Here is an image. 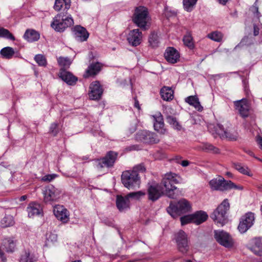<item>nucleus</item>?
<instances>
[{
  "instance_id": "obj_35",
  "label": "nucleus",
  "mask_w": 262,
  "mask_h": 262,
  "mask_svg": "<svg viewBox=\"0 0 262 262\" xmlns=\"http://www.w3.org/2000/svg\"><path fill=\"white\" fill-rule=\"evenodd\" d=\"M234 167L235 169H236L239 172L243 174H245L250 177H252L253 176L249 168L247 166L244 165L242 163H234Z\"/></svg>"
},
{
  "instance_id": "obj_23",
  "label": "nucleus",
  "mask_w": 262,
  "mask_h": 262,
  "mask_svg": "<svg viewBox=\"0 0 262 262\" xmlns=\"http://www.w3.org/2000/svg\"><path fill=\"white\" fill-rule=\"evenodd\" d=\"M27 211L29 217L43 215V210L41 205L35 202H31L29 204L27 207Z\"/></svg>"
},
{
  "instance_id": "obj_59",
  "label": "nucleus",
  "mask_w": 262,
  "mask_h": 262,
  "mask_svg": "<svg viewBox=\"0 0 262 262\" xmlns=\"http://www.w3.org/2000/svg\"><path fill=\"white\" fill-rule=\"evenodd\" d=\"M27 199V196L26 195H23L21 196L20 198V201H25L26 199Z\"/></svg>"
},
{
  "instance_id": "obj_46",
  "label": "nucleus",
  "mask_w": 262,
  "mask_h": 262,
  "mask_svg": "<svg viewBox=\"0 0 262 262\" xmlns=\"http://www.w3.org/2000/svg\"><path fill=\"white\" fill-rule=\"evenodd\" d=\"M34 60L39 66L46 67L47 64V59L43 55H36L34 57Z\"/></svg>"
},
{
  "instance_id": "obj_5",
  "label": "nucleus",
  "mask_w": 262,
  "mask_h": 262,
  "mask_svg": "<svg viewBox=\"0 0 262 262\" xmlns=\"http://www.w3.org/2000/svg\"><path fill=\"white\" fill-rule=\"evenodd\" d=\"M208 129L215 137L218 136L222 139L229 140H236L238 137V133L236 130L233 129H225L220 124H209Z\"/></svg>"
},
{
  "instance_id": "obj_34",
  "label": "nucleus",
  "mask_w": 262,
  "mask_h": 262,
  "mask_svg": "<svg viewBox=\"0 0 262 262\" xmlns=\"http://www.w3.org/2000/svg\"><path fill=\"white\" fill-rule=\"evenodd\" d=\"M15 53L14 49L10 47L3 48L0 51L2 57L5 59H11Z\"/></svg>"
},
{
  "instance_id": "obj_57",
  "label": "nucleus",
  "mask_w": 262,
  "mask_h": 262,
  "mask_svg": "<svg viewBox=\"0 0 262 262\" xmlns=\"http://www.w3.org/2000/svg\"><path fill=\"white\" fill-rule=\"evenodd\" d=\"M249 39V38L248 37H245L244 38L242 41L241 42V44H243V45H244V44H246V42H247V40Z\"/></svg>"
},
{
  "instance_id": "obj_44",
  "label": "nucleus",
  "mask_w": 262,
  "mask_h": 262,
  "mask_svg": "<svg viewBox=\"0 0 262 262\" xmlns=\"http://www.w3.org/2000/svg\"><path fill=\"white\" fill-rule=\"evenodd\" d=\"M0 37L6 38L11 40H14V36L7 29L0 27Z\"/></svg>"
},
{
  "instance_id": "obj_56",
  "label": "nucleus",
  "mask_w": 262,
  "mask_h": 262,
  "mask_svg": "<svg viewBox=\"0 0 262 262\" xmlns=\"http://www.w3.org/2000/svg\"><path fill=\"white\" fill-rule=\"evenodd\" d=\"M189 161L187 160H184L181 162V165L183 167L187 166L189 165Z\"/></svg>"
},
{
  "instance_id": "obj_51",
  "label": "nucleus",
  "mask_w": 262,
  "mask_h": 262,
  "mask_svg": "<svg viewBox=\"0 0 262 262\" xmlns=\"http://www.w3.org/2000/svg\"><path fill=\"white\" fill-rule=\"evenodd\" d=\"M58 124L57 123H53L51 124L50 127V132L51 134H52L54 136H56L58 133V129L57 128Z\"/></svg>"
},
{
  "instance_id": "obj_22",
  "label": "nucleus",
  "mask_w": 262,
  "mask_h": 262,
  "mask_svg": "<svg viewBox=\"0 0 262 262\" xmlns=\"http://www.w3.org/2000/svg\"><path fill=\"white\" fill-rule=\"evenodd\" d=\"M53 213L57 219L63 223H67L69 220V212L63 206L56 205L53 208Z\"/></svg>"
},
{
  "instance_id": "obj_1",
  "label": "nucleus",
  "mask_w": 262,
  "mask_h": 262,
  "mask_svg": "<svg viewBox=\"0 0 262 262\" xmlns=\"http://www.w3.org/2000/svg\"><path fill=\"white\" fill-rule=\"evenodd\" d=\"M145 171V168L142 164L135 166L131 170L123 172L121 175V181L124 187L128 189L139 188L140 184V179L139 173Z\"/></svg>"
},
{
  "instance_id": "obj_25",
  "label": "nucleus",
  "mask_w": 262,
  "mask_h": 262,
  "mask_svg": "<svg viewBox=\"0 0 262 262\" xmlns=\"http://www.w3.org/2000/svg\"><path fill=\"white\" fill-rule=\"evenodd\" d=\"M166 60L169 63H175L180 58V54L178 51L173 47L167 48L164 53Z\"/></svg>"
},
{
  "instance_id": "obj_19",
  "label": "nucleus",
  "mask_w": 262,
  "mask_h": 262,
  "mask_svg": "<svg viewBox=\"0 0 262 262\" xmlns=\"http://www.w3.org/2000/svg\"><path fill=\"white\" fill-rule=\"evenodd\" d=\"M72 31L74 38L78 41H85L89 38V32L85 28L80 25H77L72 28Z\"/></svg>"
},
{
  "instance_id": "obj_55",
  "label": "nucleus",
  "mask_w": 262,
  "mask_h": 262,
  "mask_svg": "<svg viewBox=\"0 0 262 262\" xmlns=\"http://www.w3.org/2000/svg\"><path fill=\"white\" fill-rule=\"evenodd\" d=\"M257 143L259 146V147L262 150V137H259L257 140Z\"/></svg>"
},
{
  "instance_id": "obj_52",
  "label": "nucleus",
  "mask_w": 262,
  "mask_h": 262,
  "mask_svg": "<svg viewBox=\"0 0 262 262\" xmlns=\"http://www.w3.org/2000/svg\"><path fill=\"white\" fill-rule=\"evenodd\" d=\"M262 29V24L259 25H253V34L254 36H257L259 34V30Z\"/></svg>"
},
{
  "instance_id": "obj_40",
  "label": "nucleus",
  "mask_w": 262,
  "mask_h": 262,
  "mask_svg": "<svg viewBox=\"0 0 262 262\" xmlns=\"http://www.w3.org/2000/svg\"><path fill=\"white\" fill-rule=\"evenodd\" d=\"M1 226L6 228L13 225L14 221L13 217L11 215H6L1 221Z\"/></svg>"
},
{
  "instance_id": "obj_4",
  "label": "nucleus",
  "mask_w": 262,
  "mask_h": 262,
  "mask_svg": "<svg viewBox=\"0 0 262 262\" xmlns=\"http://www.w3.org/2000/svg\"><path fill=\"white\" fill-rule=\"evenodd\" d=\"M73 24L74 20L70 14L60 13L54 17L51 26L56 31L61 32Z\"/></svg>"
},
{
  "instance_id": "obj_63",
  "label": "nucleus",
  "mask_w": 262,
  "mask_h": 262,
  "mask_svg": "<svg viewBox=\"0 0 262 262\" xmlns=\"http://www.w3.org/2000/svg\"><path fill=\"white\" fill-rule=\"evenodd\" d=\"M259 188L262 190V185L259 187Z\"/></svg>"
},
{
  "instance_id": "obj_58",
  "label": "nucleus",
  "mask_w": 262,
  "mask_h": 262,
  "mask_svg": "<svg viewBox=\"0 0 262 262\" xmlns=\"http://www.w3.org/2000/svg\"><path fill=\"white\" fill-rule=\"evenodd\" d=\"M219 3L223 5H225L228 0H217Z\"/></svg>"
},
{
  "instance_id": "obj_42",
  "label": "nucleus",
  "mask_w": 262,
  "mask_h": 262,
  "mask_svg": "<svg viewBox=\"0 0 262 262\" xmlns=\"http://www.w3.org/2000/svg\"><path fill=\"white\" fill-rule=\"evenodd\" d=\"M208 37L215 41L220 42L222 41L223 35L219 31H214L208 34Z\"/></svg>"
},
{
  "instance_id": "obj_3",
  "label": "nucleus",
  "mask_w": 262,
  "mask_h": 262,
  "mask_svg": "<svg viewBox=\"0 0 262 262\" xmlns=\"http://www.w3.org/2000/svg\"><path fill=\"white\" fill-rule=\"evenodd\" d=\"M191 210V204L185 199H182L177 202H171L167 208V212L173 218L188 212Z\"/></svg>"
},
{
  "instance_id": "obj_31",
  "label": "nucleus",
  "mask_w": 262,
  "mask_h": 262,
  "mask_svg": "<svg viewBox=\"0 0 262 262\" xmlns=\"http://www.w3.org/2000/svg\"><path fill=\"white\" fill-rule=\"evenodd\" d=\"M160 94L162 98L165 101H169L173 98V91L170 87H163L161 89Z\"/></svg>"
},
{
  "instance_id": "obj_8",
  "label": "nucleus",
  "mask_w": 262,
  "mask_h": 262,
  "mask_svg": "<svg viewBox=\"0 0 262 262\" xmlns=\"http://www.w3.org/2000/svg\"><path fill=\"white\" fill-rule=\"evenodd\" d=\"M209 185L211 189L213 190L224 191L229 189L238 188L231 181H226L224 178L219 177L212 179L209 182Z\"/></svg>"
},
{
  "instance_id": "obj_48",
  "label": "nucleus",
  "mask_w": 262,
  "mask_h": 262,
  "mask_svg": "<svg viewBox=\"0 0 262 262\" xmlns=\"http://www.w3.org/2000/svg\"><path fill=\"white\" fill-rule=\"evenodd\" d=\"M180 221L182 225H185L189 223H193L192 214H191L182 216L180 217Z\"/></svg>"
},
{
  "instance_id": "obj_33",
  "label": "nucleus",
  "mask_w": 262,
  "mask_h": 262,
  "mask_svg": "<svg viewBox=\"0 0 262 262\" xmlns=\"http://www.w3.org/2000/svg\"><path fill=\"white\" fill-rule=\"evenodd\" d=\"M70 6L71 0H55L54 8L57 11H60L62 8L67 10Z\"/></svg>"
},
{
  "instance_id": "obj_39",
  "label": "nucleus",
  "mask_w": 262,
  "mask_h": 262,
  "mask_svg": "<svg viewBox=\"0 0 262 262\" xmlns=\"http://www.w3.org/2000/svg\"><path fill=\"white\" fill-rule=\"evenodd\" d=\"M183 41L184 44L190 49H193L194 42L191 34L187 32L183 37Z\"/></svg>"
},
{
  "instance_id": "obj_53",
  "label": "nucleus",
  "mask_w": 262,
  "mask_h": 262,
  "mask_svg": "<svg viewBox=\"0 0 262 262\" xmlns=\"http://www.w3.org/2000/svg\"><path fill=\"white\" fill-rule=\"evenodd\" d=\"M134 100H135L134 106L136 108H137L138 110H140V105H139V101H138V100L136 98H134Z\"/></svg>"
},
{
  "instance_id": "obj_10",
  "label": "nucleus",
  "mask_w": 262,
  "mask_h": 262,
  "mask_svg": "<svg viewBox=\"0 0 262 262\" xmlns=\"http://www.w3.org/2000/svg\"><path fill=\"white\" fill-rule=\"evenodd\" d=\"M118 157V153L113 151H108L105 157L96 160V167L98 169L103 167H112L114 166Z\"/></svg>"
},
{
  "instance_id": "obj_60",
  "label": "nucleus",
  "mask_w": 262,
  "mask_h": 262,
  "mask_svg": "<svg viewBox=\"0 0 262 262\" xmlns=\"http://www.w3.org/2000/svg\"><path fill=\"white\" fill-rule=\"evenodd\" d=\"M247 153H248V155H249L250 156H252V157H254V154H253V152L252 151H251V150H248V151H247Z\"/></svg>"
},
{
  "instance_id": "obj_24",
  "label": "nucleus",
  "mask_w": 262,
  "mask_h": 262,
  "mask_svg": "<svg viewBox=\"0 0 262 262\" xmlns=\"http://www.w3.org/2000/svg\"><path fill=\"white\" fill-rule=\"evenodd\" d=\"M59 77L68 85H72L76 84L78 78L72 73L64 69H60Z\"/></svg>"
},
{
  "instance_id": "obj_6",
  "label": "nucleus",
  "mask_w": 262,
  "mask_h": 262,
  "mask_svg": "<svg viewBox=\"0 0 262 262\" xmlns=\"http://www.w3.org/2000/svg\"><path fill=\"white\" fill-rule=\"evenodd\" d=\"M229 208V203L225 199L211 214V219L219 225L223 226L226 223V214Z\"/></svg>"
},
{
  "instance_id": "obj_2",
  "label": "nucleus",
  "mask_w": 262,
  "mask_h": 262,
  "mask_svg": "<svg viewBox=\"0 0 262 262\" xmlns=\"http://www.w3.org/2000/svg\"><path fill=\"white\" fill-rule=\"evenodd\" d=\"M181 181L180 177L174 173L169 172L164 176L161 184L165 188V194L167 197L174 199L182 195V190L173 185L180 183Z\"/></svg>"
},
{
  "instance_id": "obj_41",
  "label": "nucleus",
  "mask_w": 262,
  "mask_h": 262,
  "mask_svg": "<svg viewBox=\"0 0 262 262\" xmlns=\"http://www.w3.org/2000/svg\"><path fill=\"white\" fill-rule=\"evenodd\" d=\"M198 0H183L184 8L188 12L192 10L194 6L196 4Z\"/></svg>"
},
{
  "instance_id": "obj_32",
  "label": "nucleus",
  "mask_w": 262,
  "mask_h": 262,
  "mask_svg": "<svg viewBox=\"0 0 262 262\" xmlns=\"http://www.w3.org/2000/svg\"><path fill=\"white\" fill-rule=\"evenodd\" d=\"M185 101L189 105L193 106L198 111H202L203 107L200 104L199 98L196 96H190L185 99Z\"/></svg>"
},
{
  "instance_id": "obj_61",
  "label": "nucleus",
  "mask_w": 262,
  "mask_h": 262,
  "mask_svg": "<svg viewBox=\"0 0 262 262\" xmlns=\"http://www.w3.org/2000/svg\"><path fill=\"white\" fill-rule=\"evenodd\" d=\"M185 262H192L191 260H186Z\"/></svg>"
},
{
  "instance_id": "obj_45",
  "label": "nucleus",
  "mask_w": 262,
  "mask_h": 262,
  "mask_svg": "<svg viewBox=\"0 0 262 262\" xmlns=\"http://www.w3.org/2000/svg\"><path fill=\"white\" fill-rule=\"evenodd\" d=\"M148 41L151 46L153 48L157 47L159 43V37L157 33H152L150 35Z\"/></svg>"
},
{
  "instance_id": "obj_36",
  "label": "nucleus",
  "mask_w": 262,
  "mask_h": 262,
  "mask_svg": "<svg viewBox=\"0 0 262 262\" xmlns=\"http://www.w3.org/2000/svg\"><path fill=\"white\" fill-rule=\"evenodd\" d=\"M57 62L59 66L61 67L60 69L67 70L69 69L72 63V60L68 57H59L57 59Z\"/></svg>"
},
{
  "instance_id": "obj_50",
  "label": "nucleus",
  "mask_w": 262,
  "mask_h": 262,
  "mask_svg": "<svg viewBox=\"0 0 262 262\" xmlns=\"http://www.w3.org/2000/svg\"><path fill=\"white\" fill-rule=\"evenodd\" d=\"M58 177V175L55 173L53 174H48L43 176L41 180L44 182H50L55 179L56 178Z\"/></svg>"
},
{
  "instance_id": "obj_15",
  "label": "nucleus",
  "mask_w": 262,
  "mask_h": 262,
  "mask_svg": "<svg viewBox=\"0 0 262 262\" xmlns=\"http://www.w3.org/2000/svg\"><path fill=\"white\" fill-rule=\"evenodd\" d=\"M235 110L243 118H246L249 115L250 105L247 99L243 98L234 101Z\"/></svg>"
},
{
  "instance_id": "obj_12",
  "label": "nucleus",
  "mask_w": 262,
  "mask_h": 262,
  "mask_svg": "<svg viewBox=\"0 0 262 262\" xmlns=\"http://www.w3.org/2000/svg\"><path fill=\"white\" fill-rule=\"evenodd\" d=\"M135 138L138 141L148 144L157 143L160 141L155 133L145 130L139 131L136 134Z\"/></svg>"
},
{
  "instance_id": "obj_47",
  "label": "nucleus",
  "mask_w": 262,
  "mask_h": 262,
  "mask_svg": "<svg viewBox=\"0 0 262 262\" xmlns=\"http://www.w3.org/2000/svg\"><path fill=\"white\" fill-rule=\"evenodd\" d=\"M35 260L34 256L28 252H25L20 258V262H34Z\"/></svg>"
},
{
  "instance_id": "obj_29",
  "label": "nucleus",
  "mask_w": 262,
  "mask_h": 262,
  "mask_svg": "<svg viewBox=\"0 0 262 262\" xmlns=\"http://www.w3.org/2000/svg\"><path fill=\"white\" fill-rule=\"evenodd\" d=\"M192 214L193 219V223L196 225L202 224L208 219L207 214L203 211H198Z\"/></svg>"
},
{
  "instance_id": "obj_27",
  "label": "nucleus",
  "mask_w": 262,
  "mask_h": 262,
  "mask_svg": "<svg viewBox=\"0 0 262 262\" xmlns=\"http://www.w3.org/2000/svg\"><path fill=\"white\" fill-rule=\"evenodd\" d=\"M101 64L99 62L91 63L88 68L85 74L84 75L85 78L89 76H93L97 75L101 69Z\"/></svg>"
},
{
  "instance_id": "obj_7",
  "label": "nucleus",
  "mask_w": 262,
  "mask_h": 262,
  "mask_svg": "<svg viewBox=\"0 0 262 262\" xmlns=\"http://www.w3.org/2000/svg\"><path fill=\"white\" fill-rule=\"evenodd\" d=\"M148 20L147 9L143 6L136 8L133 17V22L139 27L145 29Z\"/></svg>"
},
{
  "instance_id": "obj_21",
  "label": "nucleus",
  "mask_w": 262,
  "mask_h": 262,
  "mask_svg": "<svg viewBox=\"0 0 262 262\" xmlns=\"http://www.w3.org/2000/svg\"><path fill=\"white\" fill-rule=\"evenodd\" d=\"M142 39V33L138 29L131 30L127 37L129 43L134 47L139 45L141 42Z\"/></svg>"
},
{
  "instance_id": "obj_30",
  "label": "nucleus",
  "mask_w": 262,
  "mask_h": 262,
  "mask_svg": "<svg viewBox=\"0 0 262 262\" xmlns=\"http://www.w3.org/2000/svg\"><path fill=\"white\" fill-rule=\"evenodd\" d=\"M39 37V34L34 30H27L24 35V38L30 42L37 41Z\"/></svg>"
},
{
  "instance_id": "obj_18",
  "label": "nucleus",
  "mask_w": 262,
  "mask_h": 262,
  "mask_svg": "<svg viewBox=\"0 0 262 262\" xmlns=\"http://www.w3.org/2000/svg\"><path fill=\"white\" fill-rule=\"evenodd\" d=\"M89 96L91 100H99L103 93V89L99 81H96L90 85Z\"/></svg>"
},
{
  "instance_id": "obj_17",
  "label": "nucleus",
  "mask_w": 262,
  "mask_h": 262,
  "mask_svg": "<svg viewBox=\"0 0 262 262\" xmlns=\"http://www.w3.org/2000/svg\"><path fill=\"white\" fill-rule=\"evenodd\" d=\"M154 121V127L155 130L161 134L167 133V130L164 128V123L163 116L159 112L150 116Z\"/></svg>"
},
{
  "instance_id": "obj_11",
  "label": "nucleus",
  "mask_w": 262,
  "mask_h": 262,
  "mask_svg": "<svg viewBox=\"0 0 262 262\" xmlns=\"http://www.w3.org/2000/svg\"><path fill=\"white\" fill-rule=\"evenodd\" d=\"M175 240L179 251L185 254L189 249V244L187 234L183 230H180L175 234Z\"/></svg>"
},
{
  "instance_id": "obj_13",
  "label": "nucleus",
  "mask_w": 262,
  "mask_h": 262,
  "mask_svg": "<svg viewBox=\"0 0 262 262\" xmlns=\"http://www.w3.org/2000/svg\"><path fill=\"white\" fill-rule=\"evenodd\" d=\"M255 220L254 214L249 212L243 215L239 222L238 229L241 233H245L253 225Z\"/></svg>"
},
{
  "instance_id": "obj_49",
  "label": "nucleus",
  "mask_w": 262,
  "mask_h": 262,
  "mask_svg": "<svg viewBox=\"0 0 262 262\" xmlns=\"http://www.w3.org/2000/svg\"><path fill=\"white\" fill-rule=\"evenodd\" d=\"M145 195V193L141 191H137V192H130L128 193L126 196L129 200V198H134L135 199H139L141 196H143Z\"/></svg>"
},
{
  "instance_id": "obj_37",
  "label": "nucleus",
  "mask_w": 262,
  "mask_h": 262,
  "mask_svg": "<svg viewBox=\"0 0 262 262\" xmlns=\"http://www.w3.org/2000/svg\"><path fill=\"white\" fill-rule=\"evenodd\" d=\"M200 148L202 150L206 152H209L213 154H218L220 152L219 148L208 143H203L200 146Z\"/></svg>"
},
{
  "instance_id": "obj_43",
  "label": "nucleus",
  "mask_w": 262,
  "mask_h": 262,
  "mask_svg": "<svg viewBox=\"0 0 262 262\" xmlns=\"http://www.w3.org/2000/svg\"><path fill=\"white\" fill-rule=\"evenodd\" d=\"M166 120L173 128L178 130H180L181 128V126L179 124L175 117L171 116H168L166 117Z\"/></svg>"
},
{
  "instance_id": "obj_9",
  "label": "nucleus",
  "mask_w": 262,
  "mask_h": 262,
  "mask_svg": "<svg viewBox=\"0 0 262 262\" xmlns=\"http://www.w3.org/2000/svg\"><path fill=\"white\" fill-rule=\"evenodd\" d=\"M61 191L52 185L44 188L43 190V200L46 203L57 201L60 197Z\"/></svg>"
},
{
  "instance_id": "obj_38",
  "label": "nucleus",
  "mask_w": 262,
  "mask_h": 262,
  "mask_svg": "<svg viewBox=\"0 0 262 262\" xmlns=\"http://www.w3.org/2000/svg\"><path fill=\"white\" fill-rule=\"evenodd\" d=\"M57 241V235L56 233L50 232L46 235L45 246L47 247L54 245Z\"/></svg>"
},
{
  "instance_id": "obj_62",
  "label": "nucleus",
  "mask_w": 262,
  "mask_h": 262,
  "mask_svg": "<svg viewBox=\"0 0 262 262\" xmlns=\"http://www.w3.org/2000/svg\"><path fill=\"white\" fill-rule=\"evenodd\" d=\"M227 174L230 176L231 175V174L229 172H227Z\"/></svg>"
},
{
  "instance_id": "obj_20",
  "label": "nucleus",
  "mask_w": 262,
  "mask_h": 262,
  "mask_svg": "<svg viewBox=\"0 0 262 262\" xmlns=\"http://www.w3.org/2000/svg\"><path fill=\"white\" fill-rule=\"evenodd\" d=\"M15 248V243L11 239H5L0 246V257L2 262H6V258L4 256V252H12Z\"/></svg>"
},
{
  "instance_id": "obj_26",
  "label": "nucleus",
  "mask_w": 262,
  "mask_h": 262,
  "mask_svg": "<svg viewBox=\"0 0 262 262\" xmlns=\"http://www.w3.org/2000/svg\"><path fill=\"white\" fill-rule=\"evenodd\" d=\"M130 202L126 196L123 197L117 195L116 199V206L120 211H123L129 208Z\"/></svg>"
},
{
  "instance_id": "obj_54",
  "label": "nucleus",
  "mask_w": 262,
  "mask_h": 262,
  "mask_svg": "<svg viewBox=\"0 0 262 262\" xmlns=\"http://www.w3.org/2000/svg\"><path fill=\"white\" fill-rule=\"evenodd\" d=\"M253 9L255 11V16L257 17L258 18H259V17L260 16V15L259 12L258 11V8L256 7H253Z\"/></svg>"
},
{
  "instance_id": "obj_64",
  "label": "nucleus",
  "mask_w": 262,
  "mask_h": 262,
  "mask_svg": "<svg viewBox=\"0 0 262 262\" xmlns=\"http://www.w3.org/2000/svg\"><path fill=\"white\" fill-rule=\"evenodd\" d=\"M260 210H261V211L262 212V206H261Z\"/></svg>"
},
{
  "instance_id": "obj_28",
  "label": "nucleus",
  "mask_w": 262,
  "mask_h": 262,
  "mask_svg": "<svg viewBox=\"0 0 262 262\" xmlns=\"http://www.w3.org/2000/svg\"><path fill=\"white\" fill-rule=\"evenodd\" d=\"M252 243L251 250L255 254L260 255L262 254V238H254L252 239Z\"/></svg>"
},
{
  "instance_id": "obj_14",
  "label": "nucleus",
  "mask_w": 262,
  "mask_h": 262,
  "mask_svg": "<svg viewBox=\"0 0 262 262\" xmlns=\"http://www.w3.org/2000/svg\"><path fill=\"white\" fill-rule=\"evenodd\" d=\"M214 238L221 245L229 248L233 245V241L230 234L223 230H215Z\"/></svg>"
},
{
  "instance_id": "obj_16",
  "label": "nucleus",
  "mask_w": 262,
  "mask_h": 262,
  "mask_svg": "<svg viewBox=\"0 0 262 262\" xmlns=\"http://www.w3.org/2000/svg\"><path fill=\"white\" fill-rule=\"evenodd\" d=\"M163 194V190L162 186L156 184L148 186L147 189L148 198L149 200L155 202L159 199Z\"/></svg>"
}]
</instances>
